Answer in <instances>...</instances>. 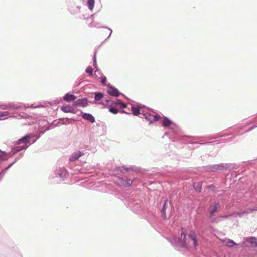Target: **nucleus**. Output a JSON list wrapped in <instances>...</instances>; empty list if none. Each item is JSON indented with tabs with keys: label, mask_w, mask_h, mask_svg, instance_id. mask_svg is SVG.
Returning a JSON list of instances; mask_svg holds the SVG:
<instances>
[{
	"label": "nucleus",
	"mask_w": 257,
	"mask_h": 257,
	"mask_svg": "<svg viewBox=\"0 0 257 257\" xmlns=\"http://www.w3.org/2000/svg\"><path fill=\"white\" fill-rule=\"evenodd\" d=\"M189 239L193 241V246L196 248L198 245V243L196 238V234L194 231H190L189 234Z\"/></svg>",
	"instance_id": "f257e3e1"
},
{
	"label": "nucleus",
	"mask_w": 257,
	"mask_h": 257,
	"mask_svg": "<svg viewBox=\"0 0 257 257\" xmlns=\"http://www.w3.org/2000/svg\"><path fill=\"white\" fill-rule=\"evenodd\" d=\"M87 101L85 99H80L76 101L73 104V106H81L85 107L87 106Z\"/></svg>",
	"instance_id": "f03ea898"
},
{
	"label": "nucleus",
	"mask_w": 257,
	"mask_h": 257,
	"mask_svg": "<svg viewBox=\"0 0 257 257\" xmlns=\"http://www.w3.org/2000/svg\"><path fill=\"white\" fill-rule=\"evenodd\" d=\"M146 118L150 121V123H152L153 121H158L161 118V116L159 115H154L148 114L146 115Z\"/></svg>",
	"instance_id": "7ed1b4c3"
},
{
	"label": "nucleus",
	"mask_w": 257,
	"mask_h": 257,
	"mask_svg": "<svg viewBox=\"0 0 257 257\" xmlns=\"http://www.w3.org/2000/svg\"><path fill=\"white\" fill-rule=\"evenodd\" d=\"M107 92L109 94L113 96H118L119 95V92L115 87H110L107 90Z\"/></svg>",
	"instance_id": "20e7f679"
},
{
	"label": "nucleus",
	"mask_w": 257,
	"mask_h": 257,
	"mask_svg": "<svg viewBox=\"0 0 257 257\" xmlns=\"http://www.w3.org/2000/svg\"><path fill=\"white\" fill-rule=\"evenodd\" d=\"M219 206V203H215L210 206L209 209L210 217H212L214 216V213L217 211Z\"/></svg>",
	"instance_id": "39448f33"
},
{
	"label": "nucleus",
	"mask_w": 257,
	"mask_h": 257,
	"mask_svg": "<svg viewBox=\"0 0 257 257\" xmlns=\"http://www.w3.org/2000/svg\"><path fill=\"white\" fill-rule=\"evenodd\" d=\"M186 233L185 232L184 229H182L180 240L183 243V245L185 246H186L188 244L186 242Z\"/></svg>",
	"instance_id": "423d86ee"
},
{
	"label": "nucleus",
	"mask_w": 257,
	"mask_h": 257,
	"mask_svg": "<svg viewBox=\"0 0 257 257\" xmlns=\"http://www.w3.org/2000/svg\"><path fill=\"white\" fill-rule=\"evenodd\" d=\"M60 109L65 113H72L74 110L73 107L70 105L63 106Z\"/></svg>",
	"instance_id": "0eeeda50"
},
{
	"label": "nucleus",
	"mask_w": 257,
	"mask_h": 257,
	"mask_svg": "<svg viewBox=\"0 0 257 257\" xmlns=\"http://www.w3.org/2000/svg\"><path fill=\"white\" fill-rule=\"evenodd\" d=\"M82 117L91 123H94L95 122L94 117L90 114L88 113H84L82 115Z\"/></svg>",
	"instance_id": "6e6552de"
},
{
	"label": "nucleus",
	"mask_w": 257,
	"mask_h": 257,
	"mask_svg": "<svg viewBox=\"0 0 257 257\" xmlns=\"http://www.w3.org/2000/svg\"><path fill=\"white\" fill-rule=\"evenodd\" d=\"M30 138V137L29 135H26L24 137L18 140L17 141V143L26 144L27 143L29 142Z\"/></svg>",
	"instance_id": "1a4fd4ad"
},
{
	"label": "nucleus",
	"mask_w": 257,
	"mask_h": 257,
	"mask_svg": "<svg viewBox=\"0 0 257 257\" xmlns=\"http://www.w3.org/2000/svg\"><path fill=\"white\" fill-rule=\"evenodd\" d=\"M64 100L67 102H70L75 100L76 97L72 94L67 93L64 97Z\"/></svg>",
	"instance_id": "9d476101"
},
{
	"label": "nucleus",
	"mask_w": 257,
	"mask_h": 257,
	"mask_svg": "<svg viewBox=\"0 0 257 257\" xmlns=\"http://www.w3.org/2000/svg\"><path fill=\"white\" fill-rule=\"evenodd\" d=\"M222 241L224 245L229 247H231L233 245H237V244L231 239L222 240Z\"/></svg>",
	"instance_id": "9b49d317"
},
{
	"label": "nucleus",
	"mask_w": 257,
	"mask_h": 257,
	"mask_svg": "<svg viewBox=\"0 0 257 257\" xmlns=\"http://www.w3.org/2000/svg\"><path fill=\"white\" fill-rule=\"evenodd\" d=\"M82 155V153L81 152L78 151L74 153L72 156L70 157V160L71 161H74L77 159H78Z\"/></svg>",
	"instance_id": "f8f14e48"
},
{
	"label": "nucleus",
	"mask_w": 257,
	"mask_h": 257,
	"mask_svg": "<svg viewBox=\"0 0 257 257\" xmlns=\"http://www.w3.org/2000/svg\"><path fill=\"white\" fill-rule=\"evenodd\" d=\"M171 124V121L167 118H165L162 122V126L166 127H169Z\"/></svg>",
	"instance_id": "ddd939ff"
},
{
	"label": "nucleus",
	"mask_w": 257,
	"mask_h": 257,
	"mask_svg": "<svg viewBox=\"0 0 257 257\" xmlns=\"http://www.w3.org/2000/svg\"><path fill=\"white\" fill-rule=\"evenodd\" d=\"M133 183V181L132 180H128V181H125L123 179H122L121 181V183L122 184V185L124 186V187H130L131 186L132 184Z\"/></svg>",
	"instance_id": "4468645a"
},
{
	"label": "nucleus",
	"mask_w": 257,
	"mask_h": 257,
	"mask_svg": "<svg viewBox=\"0 0 257 257\" xmlns=\"http://www.w3.org/2000/svg\"><path fill=\"white\" fill-rule=\"evenodd\" d=\"M166 205H167V201H165V203H164V206L162 209V210H161V212H162V217L163 218V219H166Z\"/></svg>",
	"instance_id": "2eb2a0df"
},
{
	"label": "nucleus",
	"mask_w": 257,
	"mask_h": 257,
	"mask_svg": "<svg viewBox=\"0 0 257 257\" xmlns=\"http://www.w3.org/2000/svg\"><path fill=\"white\" fill-rule=\"evenodd\" d=\"M193 186L198 192L201 191L202 184L201 182L194 183Z\"/></svg>",
	"instance_id": "dca6fc26"
},
{
	"label": "nucleus",
	"mask_w": 257,
	"mask_h": 257,
	"mask_svg": "<svg viewBox=\"0 0 257 257\" xmlns=\"http://www.w3.org/2000/svg\"><path fill=\"white\" fill-rule=\"evenodd\" d=\"M132 111L133 115L136 116L140 114V108L139 107H132Z\"/></svg>",
	"instance_id": "f3484780"
},
{
	"label": "nucleus",
	"mask_w": 257,
	"mask_h": 257,
	"mask_svg": "<svg viewBox=\"0 0 257 257\" xmlns=\"http://www.w3.org/2000/svg\"><path fill=\"white\" fill-rule=\"evenodd\" d=\"M103 97V94L100 92L95 93V100L98 101Z\"/></svg>",
	"instance_id": "a211bd4d"
},
{
	"label": "nucleus",
	"mask_w": 257,
	"mask_h": 257,
	"mask_svg": "<svg viewBox=\"0 0 257 257\" xmlns=\"http://www.w3.org/2000/svg\"><path fill=\"white\" fill-rule=\"evenodd\" d=\"M95 4L94 0H88L87 6L90 10H92L94 8Z\"/></svg>",
	"instance_id": "6ab92c4d"
},
{
	"label": "nucleus",
	"mask_w": 257,
	"mask_h": 257,
	"mask_svg": "<svg viewBox=\"0 0 257 257\" xmlns=\"http://www.w3.org/2000/svg\"><path fill=\"white\" fill-rule=\"evenodd\" d=\"M8 158V155L5 152L0 150V160H6Z\"/></svg>",
	"instance_id": "aec40b11"
},
{
	"label": "nucleus",
	"mask_w": 257,
	"mask_h": 257,
	"mask_svg": "<svg viewBox=\"0 0 257 257\" xmlns=\"http://www.w3.org/2000/svg\"><path fill=\"white\" fill-rule=\"evenodd\" d=\"M109 110L111 113H112L114 114H116L118 112V110L117 108H114L112 107H110L109 109Z\"/></svg>",
	"instance_id": "412c9836"
},
{
	"label": "nucleus",
	"mask_w": 257,
	"mask_h": 257,
	"mask_svg": "<svg viewBox=\"0 0 257 257\" xmlns=\"http://www.w3.org/2000/svg\"><path fill=\"white\" fill-rule=\"evenodd\" d=\"M86 72L89 74V75H92L93 68L91 66L88 67L86 69Z\"/></svg>",
	"instance_id": "4be33fe9"
},
{
	"label": "nucleus",
	"mask_w": 257,
	"mask_h": 257,
	"mask_svg": "<svg viewBox=\"0 0 257 257\" xmlns=\"http://www.w3.org/2000/svg\"><path fill=\"white\" fill-rule=\"evenodd\" d=\"M250 242L251 244H252L253 247L257 246V242L255 238H250Z\"/></svg>",
	"instance_id": "5701e85b"
},
{
	"label": "nucleus",
	"mask_w": 257,
	"mask_h": 257,
	"mask_svg": "<svg viewBox=\"0 0 257 257\" xmlns=\"http://www.w3.org/2000/svg\"><path fill=\"white\" fill-rule=\"evenodd\" d=\"M115 104H119L121 105V106L123 108H125L127 106L126 104H125V103H123L119 100H117V101L115 103Z\"/></svg>",
	"instance_id": "b1692460"
},
{
	"label": "nucleus",
	"mask_w": 257,
	"mask_h": 257,
	"mask_svg": "<svg viewBox=\"0 0 257 257\" xmlns=\"http://www.w3.org/2000/svg\"><path fill=\"white\" fill-rule=\"evenodd\" d=\"M8 113L6 112H0V117H3L7 115Z\"/></svg>",
	"instance_id": "393cba45"
},
{
	"label": "nucleus",
	"mask_w": 257,
	"mask_h": 257,
	"mask_svg": "<svg viewBox=\"0 0 257 257\" xmlns=\"http://www.w3.org/2000/svg\"><path fill=\"white\" fill-rule=\"evenodd\" d=\"M106 82V78L105 77H103L101 79V83L103 84H105Z\"/></svg>",
	"instance_id": "a878e982"
},
{
	"label": "nucleus",
	"mask_w": 257,
	"mask_h": 257,
	"mask_svg": "<svg viewBox=\"0 0 257 257\" xmlns=\"http://www.w3.org/2000/svg\"><path fill=\"white\" fill-rule=\"evenodd\" d=\"M121 112H122V113H125V111H124V110H122Z\"/></svg>",
	"instance_id": "bb28decb"
},
{
	"label": "nucleus",
	"mask_w": 257,
	"mask_h": 257,
	"mask_svg": "<svg viewBox=\"0 0 257 257\" xmlns=\"http://www.w3.org/2000/svg\"><path fill=\"white\" fill-rule=\"evenodd\" d=\"M26 147H23V149H25V148H26Z\"/></svg>",
	"instance_id": "cd10ccee"
}]
</instances>
